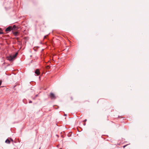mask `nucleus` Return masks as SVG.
<instances>
[{
    "label": "nucleus",
    "instance_id": "obj_8",
    "mask_svg": "<svg viewBox=\"0 0 149 149\" xmlns=\"http://www.w3.org/2000/svg\"><path fill=\"white\" fill-rule=\"evenodd\" d=\"M3 33L2 30L0 28V34H2Z\"/></svg>",
    "mask_w": 149,
    "mask_h": 149
},
{
    "label": "nucleus",
    "instance_id": "obj_3",
    "mask_svg": "<svg viewBox=\"0 0 149 149\" xmlns=\"http://www.w3.org/2000/svg\"><path fill=\"white\" fill-rule=\"evenodd\" d=\"M11 30H12V26H9L6 29L5 31L6 32H9Z\"/></svg>",
    "mask_w": 149,
    "mask_h": 149
},
{
    "label": "nucleus",
    "instance_id": "obj_5",
    "mask_svg": "<svg viewBox=\"0 0 149 149\" xmlns=\"http://www.w3.org/2000/svg\"><path fill=\"white\" fill-rule=\"evenodd\" d=\"M17 28L16 26L15 25H14L13 27H12V30L13 31L14 30Z\"/></svg>",
    "mask_w": 149,
    "mask_h": 149
},
{
    "label": "nucleus",
    "instance_id": "obj_9",
    "mask_svg": "<svg viewBox=\"0 0 149 149\" xmlns=\"http://www.w3.org/2000/svg\"><path fill=\"white\" fill-rule=\"evenodd\" d=\"M1 83H2V81H0V86L1 85Z\"/></svg>",
    "mask_w": 149,
    "mask_h": 149
},
{
    "label": "nucleus",
    "instance_id": "obj_6",
    "mask_svg": "<svg viewBox=\"0 0 149 149\" xmlns=\"http://www.w3.org/2000/svg\"><path fill=\"white\" fill-rule=\"evenodd\" d=\"M5 142L9 144L10 143V140L8 139H7L6 140Z\"/></svg>",
    "mask_w": 149,
    "mask_h": 149
},
{
    "label": "nucleus",
    "instance_id": "obj_10",
    "mask_svg": "<svg viewBox=\"0 0 149 149\" xmlns=\"http://www.w3.org/2000/svg\"><path fill=\"white\" fill-rule=\"evenodd\" d=\"M32 102L31 101V100H30V101H29V103H32Z\"/></svg>",
    "mask_w": 149,
    "mask_h": 149
},
{
    "label": "nucleus",
    "instance_id": "obj_11",
    "mask_svg": "<svg viewBox=\"0 0 149 149\" xmlns=\"http://www.w3.org/2000/svg\"><path fill=\"white\" fill-rule=\"evenodd\" d=\"M127 146V145H125V146H123V147L124 148H125L126 146Z\"/></svg>",
    "mask_w": 149,
    "mask_h": 149
},
{
    "label": "nucleus",
    "instance_id": "obj_20",
    "mask_svg": "<svg viewBox=\"0 0 149 149\" xmlns=\"http://www.w3.org/2000/svg\"><path fill=\"white\" fill-rule=\"evenodd\" d=\"M39 149H40V148Z\"/></svg>",
    "mask_w": 149,
    "mask_h": 149
},
{
    "label": "nucleus",
    "instance_id": "obj_2",
    "mask_svg": "<svg viewBox=\"0 0 149 149\" xmlns=\"http://www.w3.org/2000/svg\"><path fill=\"white\" fill-rule=\"evenodd\" d=\"M49 97L51 99H55L56 98V97L55 95L52 93H51L49 95Z\"/></svg>",
    "mask_w": 149,
    "mask_h": 149
},
{
    "label": "nucleus",
    "instance_id": "obj_15",
    "mask_svg": "<svg viewBox=\"0 0 149 149\" xmlns=\"http://www.w3.org/2000/svg\"><path fill=\"white\" fill-rule=\"evenodd\" d=\"M11 141H13V140H12V139H11Z\"/></svg>",
    "mask_w": 149,
    "mask_h": 149
},
{
    "label": "nucleus",
    "instance_id": "obj_4",
    "mask_svg": "<svg viewBox=\"0 0 149 149\" xmlns=\"http://www.w3.org/2000/svg\"><path fill=\"white\" fill-rule=\"evenodd\" d=\"M35 73L37 75H39L40 74V70L38 69H37L36 70Z\"/></svg>",
    "mask_w": 149,
    "mask_h": 149
},
{
    "label": "nucleus",
    "instance_id": "obj_16",
    "mask_svg": "<svg viewBox=\"0 0 149 149\" xmlns=\"http://www.w3.org/2000/svg\"><path fill=\"white\" fill-rule=\"evenodd\" d=\"M11 141H13V140H12V139H11Z\"/></svg>",
    "mask_w": 149,
    "mask_h": 149
},
{
    "label": "nucleus",
    "instance_id": "obj_7",
    "mask_svg": "<svg viewBox=\"0 0 149 149\" xmlns=\"http://www.w3.org/2000/svg\"><path fill=\"white\" fill-rule=\"evenodd\" d=\"M13 34L15 36H16L17 35V34L18 33V32H13Z\"/></svg>",
    "mask_w": 149,
    "mask_h": 149
},
{
    "label": "nucleus",
    "instance_id": "obj_18",
    "mask_svg": "<svg viewBox=\"0 0 149 149\" xmlns=\"http://www.w3.org/2000/svg\"><path fill=\"white\" fill-rule=\"evenodd\" d=\"M11 141H13V140H12V139H11Z\"/></svg>",
    "mask_w": 149,
    "mask_h": 149
},
{
    "label": "nucleus",
    "instance_id": "obj_19",
    "mask_svg": "<svg viewBox=\"0 0 149 149\" xmlns=\"http://www.w3.org/2000/svg\"><path fill=\"white\" fill-rule=\"evenodd\" d=\"M86 125L85 123H84V125Z\"/></svg>",
    "mask_w": 149,
    "mask_h": 149
},
{
    "label": "nucleus",
    "instance_id": "obj_1",
    "mask_svg": "<svg viewBox=\"0 0 149 149\" xmlns=\"http://www.w3.org/2000/svg\"><path fill=\"white\" fill-rule=\"evenodd\" d=\"M17 53L14 55H10L7 57V60H9L10 61H14L15 60V58L17 56Z\"/></svg>",
    "mask_w": 149,
    "mask_h": 149
},
{
    "label": "nucleus",
    "instance_id": "obj_12",
    "mask_svg": "<svg viewBox=\"0 0 149 149\" xmlns=\"http://www.w3.org/2000/svg\"><path fill=\"white\" fill-rule=\"evenodd\" d=\"M86 121H87V120H86V119H85V120H84V121L85 122Z\"/></svg>",
    "mask_w": 149,
    "mask_h": 149
},
{
    "label": "nucleus",
    "instance_id": "obj_14",
    "mask_svg": "<svg viewBox=\"0 0 149 149\" xmlns=\"http://www.w3.org/2000/svg\"><path fill=\"white\" fill-rule=\"evenodd\" d=\"M37 96H38V95H36V97H37Z\"/></svg>",
    "mask_w": 149,
    "mask_h": 149
},
{
    "label": "nucleus",
    "instance_id": "obj_13",
    "mask_svg": "<svg viewBox=\"0 0 149 149\" xmlns=\"http://www.w3.org/2000/svg\"><path fill=\"white\" fill-rule=\"evenodd\" d=\"M46 36H45L44 37V38H46Z\"/></svg>",
    "mask_w": 149,
    "mask_h": 149
},
{
    "label": "nucleus",
    "instance_id": "obj_17",
    "mask_svg": "<svg viewBox=\"0 0 149 149\" xmlns=\"http://www.w3.org/2000/svg\"><path fill=\"white\" fill-rule=\"evenodd\" d=\"M11 141H13V140H12V139H11Z\"/></svg>",
    "mask_w": 149,
    "mask_h": 149
}]
</instances>
